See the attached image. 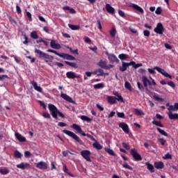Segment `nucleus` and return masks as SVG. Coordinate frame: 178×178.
Instances as JSON below:
<instances>
[{
    "instance_id": "obj_40",
    "label": "nucleus",
    "mask_w": 178,
    "mask_h": 178,
    "mask_svg": "<svg viewBox=\"0 0 178 178\" xmlns=\"http://www.w3.org/2000/svg\"><path fill=\"white\" fill-rule=\"evenodd\" d=\"M157 131L160 133L162 136H164L165 137H168V133L166 131H163V129H161V128H157Z\"/></svg>"
},
{
    "instance_id": "obj_37",
    "label": "nucleus",
    "mask_w": 178,
    "mask_h": 178,
    "mask_svg": "<svg viewBox=\"0 0 178 178\" xmlns=\"http://www.w3.org/2000/svg\"><path fill=\"white\" fill-rule=\"evenodd\" d=\"M110 35L112 38H115L116 35V28L113 27L112 29L110 31Z\"/></svg>"
},
{
    "instance_id": "obj_64",
    "label": "nucleus",
    "mask_w": 178,
    "mask_h": 178,
    "mask_svg": "<svg viewBox=\"0 0 178 178\" xmlns=\"http://www.w3.org/2000/svg\"><path fill=\"white\" fill-rule=\"evenodd\" d=\"M164 47L167 49H172V46H170V44H168V43H165L164 44Z\"/></svg>"
},
{
    "instance_id": "obj_49",
    "label": "nucleus",
    "mask_w": 178,
    "mask_h": 178,
    "mask_svg": "<svg viewBox=\"0 0 178 178\" xmlns=\"http://www.w3.org/2000/svg\"><path fill=\"white\" fill-rule=\"evenodd\" d=\"M153 98L156 100V101H159L160 102H163V99L161 98L156 95H154Z\"/></svg>"
},
{
    "instance_id": "obj_43",
    "label": "nucleus",
    "mask_w": 178,
    "mask_h": 178,
    "mask_svg": "<svg viewBox=\"0 0 178 178\" xmlns=\"http://www.w3.org/2000/svg\"><path fill=\"white\" fill-rule=\"evenodd\" d=\"M65 63L66 65H68V66H71V67H77V64H76V63H70L69 61H65Z\"/></svg>"
},
{
    "instance_id": "obj_60",
    "label": "nucleus",
    "mask_w": 178,
    "mask_h": 178,
    "mask_svg": "<svg viewBox=\"0 0 178 178\" xmlns=\"http://www.w3.org/2000/svg\"><path fill=\"white\" fill-rule=\"evenodd\" d=\"M42 116L46 119H49L51 118V115L48 113H43Z\"/></svg>"
},
{
    "instance_id": "obj_11",
    "label": "nucleus",
    "mask_w": 178,
    "mask_h": 178,
    "mask_svg": "<svg viewBox=\"0 0 178 178\" xmlns=\"http://www.w3.org/2000/svg\"><path fill=\"white\" fill-rule=\"evenodd\" d=\"M50 47L51 48H53V49H60V48H62V46H60V44L56 43V40H51Z\"/></svg>"
},
{
    "instance_id": "obj_5",
    "label": "nucleus",
    "mask_w": 178,
    "mask_h": 178,
    "mask_svg": "<svg viewBox=\"0 0 178 178\" xmlns=\"http://www.w3.org/2000/svg\"><path fill=\"white\" fill-rule=\"evenodd\" d=\"M81 155L88 162H91V152H90L89 150H83L81 152Z\"/></svg>"
},
{
    "instance_id": "obj_30",
    "label": "nucleus",
    "mask_w": 178,
    "mask_h": 178,
    "mask_svg": "<svg viewBox=\"0 0 178 178\" xmlns=\"http://www.w3.org/2000/svg\"><path fill=\"white\" fill-rule=\"evenodd\" d=\"M93 74H97V76H104V70L102 69H97L95 70L92 72Z\"/></svg>"
},
{
    "instance_id": "obj_54",
    "label": "nucleus",
    "mask_w": 178,
    "mask_h": 178,
    "mask_svg": "<svg viewBox=\"0 0 178 178\" xmlns=\"http://www.w3.org/2000/svg\"><path fill=\"white\" fill-rule=\"evenodd\" d=\"M156 15H161L162 13V8L161 7H158L155 11Z\"/></svg>"
},
{
    "instance_id": "obj_62",
    "label": "nucleus",
    "mask_w": 178,
    "mask_h": 178,
    "mask_svg": "<svg viewBox=\"0 0 178 178\" xmlns=\"http://www.w3.org/2000/svg\"><path fill=\"white\" fill-rule=\"evenodd\" d=\"M117 116L118 118H124V113H119V112H118L117 113Z\"/></svg>"
},
{
    "instance_id": "obj_41",
    "label": "nucleus",
    "mask_w": 178,
    "mask_h": 178,
    "mask_svg": "<svg viewBox=\"0 0 178 178\" xmlns=\"http://www.w3.org/2000/svg\"><path fill=\"white\" fill-rule=\"evenodd\" d=\"M105 151H106V152H107L108 154H109V155H112L113 156H115V155H116V154H115V152H113V150L111 149L106 148V149H105Z\"/></svg>"
},
{
    "instance_id": "obj_26",
    "label": "nucleus",
    "mask_w": 178,
    "mask_h": 178,
    "mask_svg": "<svg viewBox=\"0 0 178 178\" xmlns=\"http://www.w3.org/2000/svg\"><path fill=\"white\" fill-rule=\"evenodd\" d=\"M99 67H102V69H105L106 70H109V67H108V65H106V61H102L101 60L99 63H98Z\"/></svg>"
},
{
    "instance_id": "obj_3",
    "label": "nucleus",
    "mask_w": 178,
    "mask_h": 178,
    "mask_svg": "<svg viewBox=\"0 0 178 178\" xmlns=\"http://www.w3.org/2000/svg\"><path fill=\"white\" fill-rule=\"evenodd\" d=\"M47 52H51V54H55L57 56H60V58H63V59H67V60H76V58L70 54H65V53H58V51L49 49Z\"/></svg>"
},
{
    "instance_id": "obj_42",
    "label": "nucleus",
    "mask_w": 178,
    "mask_h": 178,
    "mask_svg": "<svg viewBox=\"0 0 178 178\" xmlns=\"http://www.w3.org/2000/svg\"><path fill=\"white\" fill-rule=\"evenodd\" d=\"M95 90H99V88H104V83H97L93 86Z\"/></svg>"
},
{
    "instance_id": "obj_9",
    "label": "nucleus",
    "mask_w": 178,
    "mask_h": 178,
    "mask_svg": "<svg viewBox=\"0 0 178 178\" xmlns=\"http://www.w3.org/2000/svg\"><path fill=\"white\" fill-rule=\"evenodd\" d=\"M106 55L110 62H116V63H119V62H120V60H119V58H118L116 55L113 54H108V53H106Z\"/></svg>"
},
{
    "instance_id": "obj_23",
    "label": "nucleus",
    "mask_w": 178,
    "mask_h": 178,
    "mask_svg": "<svg viewBox=\"0 0 178 178\" xmlns=\"http://www.w3.org/2000/svg\"><path fill=\"white\" fill-rule=\"evenodd\" d=\"M72 129H74V130L77 131V132L79 133V134H81V136H83V134L84 132H83V130L81 129V127H80V126H79L76 124H73Z\"/></svg>"
},
{
    "instance_id": "obj_19",
    "label": "nucleus",
    "mask_w": 178,
    "mask_h": 178,
    "mask_svg": "<svg viewBox=\"0 0 178 178\" xmlns=\"http://www.w3.org/2000/svg\"><path fill=\"white\" fill-rule=\"evenodd\" d=\"M168 111H169L170 112H177L178 103H175L174 106L170 105V107L168 108Z\"/></svg>"
},
{
    "instance_id": "obj_55",
    "label": "nucleus",
    "mask_w": 178,
    "mask_h": 178,
    "mask_svg": "<svg viewBox=\"0 0 178 178\" xmlns=\"http://www.w3.org/2000/svg\"><path fill=\"white\" fill-rule=\"evenodd\" d=\"M9 77L8 75L3 74V75H0V81H3L5 79H8Z\"/></svg>"
},
{
    "instance_id": "obj_48",
    "label": "nucleus",
    "mask_w": 178,
    "mask_h": 178,
    "mask_svg": "<svg viewBox=\"0 0 178 178\" xmlns=\"http://www.w3.org/2000/svg\"><path fill=\"white\" fill-rule=\"evenodd\" d=\"M137 86H138V88L140 90V91H144V86H143V84H141V83H140L139 81L137 82Z\"/></svg>"
},
{
    "instance_id": "obj_18",
    "label": "nucleus",
    "mask_w": 178,
    "mask_h": 178,
    "mask_svg": "<svg viewBox=\"0 0 178 178\" xmlns=\"http://www.w3.org/2000/svg\"><path fill=\"white\" fill-rule=\"evenodd\" d=\"M119 127H120L124 133H129V125L124 122H121L119 124Z\"/></svg>"
},
{
    "instance_id": "obj_1",
    "label": "nucleus",
    "mask_w": 178,
    "mask_h": 178,
    "mask_svg": "<svg viewBox=\"0 0 178 178\" xmlns=\"http://www.w3.org/2000/svg\"><path fill=\"white\" fill-rule=\"evenodd\" d=\"M35 54H37V55H38V58L44 60L46 63H49V62H52V60H54V56L40 49H35Z\"/></svg>"
},
{
    "instance_id": "obj_6",
    "label": "nucleus",
    "mask_w": 178,
    "mask_h": 178,
    "mask_svg": "<svg viewBox=\"0 0 178 178\" xmlns=\"http://www.w3.org/2000/svg\"><path fill=\"white\" fill-rule=\"evenodd\" d=\"M131 155H132L134 159H135V161H143V157H141V155H140V154H138V152H137V149H132L131 151Z\"/></svg>"
},
{
    "instance_id": "obj_24",
    "label": "nucleus",
    "mask_w": 178,
    "mask_h": 178,
    "mask_svg": "<svg viewBox=\"0 0 178 178\" xmlns=\"http://www.w3.org/2000/svg\"><path fill=\"white\" fill-rule=\"evenodd\" d=\"M106 10H107L108 13H111V15L115 13V8H113L111 4L106 5Z\"/></svg>"
},
{
    "instance_id": "obj_46",
    "label": "nucleus",
    "mask_w": 178,
    "mask_h": 178,
    "mask_svg": "<svg viewBox=\"0 0 178 178\" xmlns=\"http://www.w3.org/2000/svg\"><path fill=\"white\" fill-rule=\"evenodd\" d=\"M14 156L15 158H21L22 157V153L16 150L14 152Z\"/></svg>"
},
{
    "instance_id": "obj_47",
    "label": "nucleus",
    "mask_w": 178,
    "mask_h": 178,
    "mask_svg": "<svg viewBox=\"0 0 178 178\" xmlns=\"http://www.w3.org/2000/svg\"><path fill=\"white\" fill-rule=\"evenodd\" d=\"M152 124H155L156 126H159V127H163V124H162L161 122L154 120L152 121Z\"/></svg>"
},
{
    "instance_id": "obj_35",
    "label": "nucleus",
    "mask_w": 178,
    "mask_h": 178,
    "mask_svg": "<svg viewBox=\"0 0 178 178\" xmlns=\"http://www.w3.org/2000/svg\"><path fill=\"white\" fill-rule=\"evenodd\" d=\"M81 120H84L85 122H88V123H90L92 122V119L88 118V116L86 115H82L81 117Z\"/></svg>"
},
{
    "instance_id": "obj_12",
    "label": "nucleus",
    "mask_w": 178,
    "mask_h": 178,
    "mask_svg": "<svg viewBox=\"0 0 178 178\" xmlns=\"http://www.w3.org/2000/svg\"><path fill=\"white\" fill-rule=\"evenodd\" d=\"M35 165H36V168H38V169H41V170L48 169V165H47V163L44 161L36 163Z\"/></svg>"
},
{
    "instance_id": "obj_50",
    "label": "nucleus",
    "mask_w": 178,
    "mask_h": 178,
    "mask_svg": "<svg viewBox=\"0 0 178 178\" xmlns=\"http://www.w3.org/2000/svg\"><path fill=\"white\" fill-rule=\"evenodd\" d=\"M158 141L161 144V145H165V144H166V140L163 138H158Z\"/></svg>"
},
{
    "instance_id": "obj_21",
    "label": "nucleus",
    "mask_w": 178,
    "mask_h": 178,
    "mask_svg": "<svg viewBox=\"0 0 178 178\" xmlns=\"http://www.w3.org/2000/svg\"><path fill=\"white\" fill-rule=\"evenodd\" d=\"M154 168H156V169H163L165 165L162 161H156L154 162Z\"/></svg>"
},
{
    "instance_id": "obj_63",
    "label": "nucleus",
    "mask_w": 178,
    "mask_h": 178,
    "mask_svg": "<svg viewBox=\"0 0 178 178\" xmlns=\"http://www.w3.org/2000/svg\"><path fill=\"white\" fill-rule=\"evenodd\" d=\"M16 11L18 14L22 13V8L18 5L16 6Z\"/></svg>"
},
{
    "instance_id": "obj_44",
    "label": "nucleus",
    "mask_w": 178,
    "mask_h": 178,
    "mask_svg": "<svg viewBox=\"0 0 178 178\" xmlns=\"http://www.w3.org/2000/svg\"><path fill=\"white\" fill-rule=\"evenodd\" d=\"M124 87L127 90L131 91V85L130 84V83L129 81L125 82Z\"/></svg>"
},
{
    "instance_id": "obj_27",
    "label": "nucleus",
    "mask_w": 178,
    "mask_h": 178,
    "mask_svg": "<svg viewBox=\"0 0 178 178\" xmlns=\"http://www.w3.org/2000/svg\"><path fill=\"white\" fill-rule=\"evenodd\" d=\"M28 166H30V163H21L17 165V168H18V169H22L24 170L25 168H27Z\"/></svg>"
},
{
    "instance_id": "obj_25",
    "label": "nucleus",
    "mask_w": 178,
    "mask_h": 178,
    "mask_svg": "<svg viewBox=\"0 0 178 178\" xmlns=\"http://www.w3.org/2000/svg\"><path fill=\"white\" fill-rule=\"evenodd\" d=\"M145 165L147 166L148 170L151 172V173H154L155 172V170L154 168V165L151 163H149V162H146L145 163Z\"/></svg>"
},
{
    "instance_id": "obj_13",
    "label": "nucleus",
    "mask_w": 178,
    "mask_h": 178,
    "mask_svg": "<svg viewBox=\"0 0 178 178\" xmlns=\"http://www.w3.org/2000/svg\"><path fill=\"white\" fill-rule=\"evenodd\" d=\"M129 66H131V62L130 63H126V62H122V66L120 67V72H126L127 70V67Z\"/></svg>"
},
{
    "instance_id": "obj_52",
    "label": "nucleus",
    "mask_w": 178,
    "mask_h": 178,
    "mask_svg": "<svg viewBox=\"0 0 178 178\" xmlns=\"http://www.w3.org/2000/svg\"><path fill=\"white\" fill-rule=\"evenodd\" d=\"M122 147L123 148H125V149H130V145L126 143H122Z\"/></svg>"
},
{
    "instance_id": "obj_32",
    "label": "nucleus",
    "mask_w": 178,
    "mask_h": 178,
    "mask_svg": "<svg viewBox=\"0 0 178 178\" xmlns=\"http://www.w3.org/2000/svg\"><path fill=\"white\" fill-rule=\"evenodd\" d=\"M131 66H132L134 69H138V67H141L143 64L141 63H136L134 61H131Z\"/></svg>"
},
{
    "instance_id": "obj_16",
    "label": "nucleus",
    "mask_w": 178,
    "mask_h": 178,
    "mask_svg": "<svg viewBox=\"0 0 178 178\" xmlns=\"http://www.w3.org/2000/svg\"><path fill=\"white\" fill-rule=\"evenodd\" d=\"M113 95H115V101H119L120 102H124V99H123V97L119 94L117 91H113Z\"/></svg>"
},
{
    "instance_id": "obj_14",
    "label": "nucleus",
    "mask_w": 178,
    "mask_h": 178,
    "mask_svg": "<svg viewBox=\"0 0 178 178\" xmlns=\"http://www.w3.org/2000/svg\"><path fill=\"white\" fill-rule=\"evenodd\" d=\"M60 97L63 98V99H65V101H67V102H70V104H74L73 99H72V97L67 94L61 93Z\"/></svg>"
},
{
    "instance_id": "obj_33",
    "label": "nucleus",
    "mask_w": 178,
    "mask_h": 178,
    "mask_svg": "<svg viewBox=\"0 0 178 178\" xmlns=\"http://www.w3.org/2000/svg\"><path fill=\"white\" fill-rule=\"evenodd\" d=\"M92 146L94 148H96V149H102V146L97 140L92 143Z\"/></svg>"
},
{
    "instance_id": "obj_15",
    "label": "nucleus",
    "mask_w": 178,
    "mask_h": 178,
    "mask_svg": "<svg viewBox=\"0 0 178 178\" xmlns=\"http://www.w3.org/2000/svg\"><path fill=\"white\" fill-rule=\"evenodd\" d=\"M31 84L33 86L34 90L35 91H38V92H42V88L41 86H38V84H37V82L33 81Z\"/></svg>"
},
{
    "instance_id": "obj_29",
    "label": "nucleus",
    "mask_w": 178,
    "mask_h": 178,
    "mask_svg": "<svg viewBox=\"0 0 178 178\" xmlns=\"http://www.w3.org/2000/svg\"><path fill=\"white\" fill-rule=\"evenodd\" d=\"M132 8L140 12V13H144V10L137 4H132Z\"/></svg>"
},
{
    "instance_id": "obj_61",
    "label": "nucleus",
    "mask_w": 178,
    "mask_h": 178,
    "mask_svg": "<svg viewBox=\"0 0 178 178\" xmlns=\"http://www.w3.org/2000/svg\"><path fill=\"white\" fill-rule=\"evenodd\" d=\"M24 37L25 41L23 42V44H24V45H27V44H29V38H27L26 35H24Z\"/></svg>"
},
{
    "instance_id": "obj_22",
    "label": "nucleus",
    "mask_w": 178,
    "mask_h": 178,
    "mask_svg": "<svg viewBox=\"0 0 178 178\" xmlns=\"http://www.w3.org/2000/svg\"><path fill=\"white\" fill-rule=\"evenodd\" d=\"M107 101H108V104H111V105H113V104H116V102H117L116 97L108 96L107 97Z\"/></svg>"
},
{
    "instance_id": "obj_57",
    "label": "nucleus",
    "mask_w": 178,
    "mask_h": 178,
    "mask_svg": "<svg viewBox=\"0 0 178 178\" xmlns=\"http://www.w3.org/2000/svg\"><path fill=\"white\" fill-rule=\"evenodd\" d=\"M167 84L168 85V86H170V87H172V88H175V87H176V86L175 85V83L173 82V81H168V83H167Z\"/></svg>"
},
{
    "instance_id": "obj_36",
    "label": "nucleus",
    "mask_w": 178,
    "mask_h": 178,
    "mask_svg": "<svg viewBox=\"0 0 178 178\" xmlns=\"http://www.w3.org/2000/svg\"><path fill=\"white\" fill-rule=\"evenodd\" d=\"M68 26L70 27V29H71V30H80L79 25H73V24H69Z\"/></svg>"
},
{
    "instance_id": "obj_53",
    "label": "nucleus",
    "mask_w": 178,
    "mask_h": 178,
    "mask_svg": "<svg viewBox=\"0 0 178 178\" xmlns=\"http://www.w3.org/2000/svg\"><path fill=\"white\" fill-rule=\"evenodd\" d=\"M143 34H144L145 37H149V35H151V32H149V31H148V30H145L143 31Z\"/></svg>"
},
{
    "instance_id": "obj_10",
    "label": "nucleus",
    "mask_w": 178,
    "mask_h": 178,
    "mask_svg": "<svg viewBox=\"0 0 178 178\" xmlns=\"http://www.w3.org/2000/svg\"><path fill=\"white\" fill-rule=\"evenodd\" d=\"M142 83H143L145 88H147L148 86H152V83L151 81L148 80V78L146 76H142Z\"/></svg>"
},
{
    "instance_id": "obj_56",
    "label": "nucleus",
    "mask_w": 178,
    "mask_h": 178,
    "mask_svg": "<svg viewBox=\"0 0 178 178\" xmlns=\"http://www.w3.org/2000/svg\"><path fill=\"white\" fill-rule=\"evenodd\" d=\"M24 156H25V158H30V156H31V152H30L29 151H26L24 152Z\"/></svg>"
},
{
    "instance_id": "obj_58",
    "label": "nucleus",
    "mask_w": 178,
    "mask_h": 178,
    "mask_svg": "<svg viewBox=\"0 0 178 178\" xmlns=\"http://www.w3.org/2000/svg\"><path fill=\"white\" fill-rule=\"evenodd\" d=\"M164 159H172V154H170V153H167L166 154H165Z\"/></svg>"
},
{
    "instance_id": "obj_51",
    "label": "nucleus",
    "mask_w": 178,
    "mask_h": 178,
    "mask_svg": "<svg viewBox=\"0 0 178 178\" xmlns=\"http://www.w3.org/2000/svg\"><path fill=\"white\" fill-rule=\"evenodd\" d=\"M0 173L1 175H8V173H9V170H8L6 169H1V170H0Z\"/></svg>"
},
{
    "instance_id": "obj_2",
    "label": "nucleus",
    "mask_w": 178,
    "mask_h": 178,
    "mask_svg": "<svg viewBox=\"0 0 178 178\" xmlns=\"http://www.w3.org/2000/svg\"><path fill=\"white\" fill-rule=\"evenodd\" d=\"M48 107L54 119H58V115H59L60 118H65V115L60 113L58 110V108L55 106V105L52 104H49Z\"/></svg>"
},
{
    "instance_id": "obj_20",
    "label": "nucleus",
    "mask_w": 178,
    "mask_h": 178,
    "mask_svg": "<svg viewBox=\"0 0 178 178\" xmlns=\"http://www.w3.org/2000/svg\"><path fill=\"white\" fill-rule=\"evenodd\" d=\"M172 111H170L168 115L170 120H176L178 119V113H172Z\"/></svg>"
},
{
    "instance_id": "obj_31",
    "label": "nucleus",
    "mask_w": 178,
    "mask_h": 178,
    "mask_svg": "<svg viewBox=\"0 0 178 178\" xmlns=\"http://www.w3.org/2000/svg\"><path fill=\"white\" fill-rule=\"evenodd\" d=\"M134 112L136 115H137L138 116H144V115H145V113H144L143 110H140L138 108H135Z\"/></svg>"
},
{
    "instance_id": "obj_4",
    "label": "nucleus",
    "mask_w": 178,
    "mask_h": 178,
    "mask_svg": "<svg viewBox=\"0 0 178 178\" xmlns=\"http://www.w3.org/2000/svg\"><path fill=\"white\" fill-rule=\"evenodd\" d=\"M63 133H64V134H67V136H69V137H71V138H73V140H75V141L79 144H83V140H81V139H80V138L72 131L64 129L63 130Z\"/></svg>"
},
{
    "instance_id": "obj_34",
    "label": "nucleus",
    "mask_w": 178,
    "mask_h": 178,
    "mask_svg": "<svg viewBox=\"0 0 178 178\" xmlns=\"http://www.w3.org/2000/svg\"><path fill=\"white\" fill-rule=\"evenodd\" d=\"M118 58L119 59H120V60H124L126 59H129V55L125 54H119Z\"/></svg>"
},
{
    "instance_id": "obj_38",
    "label": "nucleus",
    "mask_w": 178,
    "mask_h": 178,
    "mask_svg": "<svg viewBox=\"0 0 178 178\" xmlns=\"http://www.w3.org/2000/svg\"><path fill=\"white\" fill-rule=\"evenodd\" d=\"M82 136L83 137H88V138H90V140H92V141H97V140H95V138L88 134H86L83 132V134H82Z\"/></svg>"
},
{
    "instance_id": "obj_45",
    "label": "nucleus",
    "mask_w": 178,
    "mask_h": 178,
    "mask_svg": "<svg viewBox=\"0 0 178 178\" xmlns=\"http://www.w3.org/2000/svg\"><path fill=\"white\" fill-rule=\"evenodd\" d=\"M122 166L125 169H129V170H133V168L131 166L129 165V164L127 163H124Z\"/></svg>"
},
{
    "instance_id": "obj_17",
    "label": "nucleus",
    "mask_w": 178,
    "mask_h": 178,
    "mask_svg": "<svg viewBox=\"0 0 178 178\" xmlns=\"http://www.w3.org/2000/svg\"><path fill=\"white\" fill-rule=\"evenodd\" d=\"M15 136L17 140H18V141H19L20 143H26V138L23 136L22 134L16 132Z\"/></svg>"
},
{
    "instance_id": "obj_7",
    "label": "nucleus",
    "mask_w": 178,
    "mask_h": 178,
    "mask_svg": "<svg viewBox=\"0 0 178 178\" xmlns=\"http://www.w3.org/2000/svg\"><path fill=\"white\" fill-rule=\"evenodd\" d=\"M154 31V33H156V34H160V35L163 34V31H165V29L163 28V25L162 24V23H158Z\"/></svg>"
},
{
    "instance_id": "obj_8",
    "label": "nucleus",
    "mask_w": 178,
    "mask_h": 178,
    "mask_svg": "<svg viewBox=\"0 0 178 178\" xmlns=\"http://www.w3.org/2000/svg\"><path fill=\"white\" fill-rule=\"evenodd\" d=\"M154 70H157V72H159V73H161L165 77H168L169 79H170L172 80V78L171 75L168 74V72L166 71H165V70H163L159 67H154Z\"/></svg>"
},
{
    "instance_id": "obj_59",
    "label": "nucleus",
    "mask_w": 178,
    "mask_h": 178,
    "mask_svg": "<svg viewBox=\"0 0 178 178\" xmlns=\"http://www.w3.org/2000/svg\"><path fill=\"white\" fill-rule=\"evenodd\" d=\"M58 126H59L60 127H66L67 124L65 122H58Z\"/></svg>"
},
{
    "instance_id": "obj_39",
    "label": "nucleus",
    "mask_w": 178,
    "mask_h": 178,
    "mask_svg": "<svg viewBox=\"0 0 178 178\" xmlns=\"http://www.w3.org/2000/svg\"><path fill=\"white\" fill-rule=\"evenodd\" d=\"M31 38L33 40H37L38 38V35L37 34V32L35 31H33L31 33Z\"/></svg>"
},
{
    "instance_id": "obj_28",
    "label": "nucleus",
    "mask_w": 178,
    "mask_h": 178,
    "mask_svg": "<svg viewBox=\"0 0 178 178\" xmlns=\"http://www.w3.org/2000/svg\"><path fill=\"white\" fill-rule=\"evenodd\" d=\"M66 76L67 79H77V76H76V74L73 72H67Z\"/></svg>"
}]
</instances>
